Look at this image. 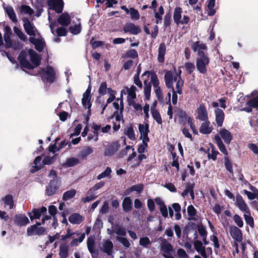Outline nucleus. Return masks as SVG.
<instances>
[{
  "mask_svg": "<svg viewBox=\"0 0 258 258\" xmlns=\"http://www.w3.org/2000/svg\"><path fill=\"white\" fill-rule=\"evenodd\" d=\"M233 220L236 224L239 227H242L243 226V222L242 220V218L238 215H235L233 216Z\"/></svg>",
  "mask_w": 258,
  "mask_h": 258,
  "instance_id": "nucleus-63",
  "label": "nucleus"
},
{
  "mask_svg": "<svg viewBox=\"0 0 258 258\" xmlns=\"http://www.w3.org/2000/svg\"><path fill=\"white\" fill-rule=\"evenodd\" d=\"M150 77L151 83H152L154 92L159 101H163V96L162 90L159 86L160 82L156 74L153 72L146 71L142 75V77Z\"/></svg>",
  "mask_w": 258,
  "mask_h": 258,
  "instance_id": "nucleus-4",
  "label": "nucleus"
},
{
  "mask_svg": "<svg viewBox=\"0 0 258 258\" xmlns=\"http://www.w3.org/2000/svg\"><path fill=\"white\" fill-rule=\"evenodd\" d=\"M209 63V59L207 56L198 57L196 59V67L201 74H205L207 72V67Z\"/></svg>",
  "mask_w": 258,
  "mask_h": 258,
  "instance_id": "nucleus-6",
  "label": "nucleus"
},
{
  "mask_svg": "<svg viewBox=\"0 0 258 258\" xmlns=\"http://www.w3.org/2000/svg\"><path fill=\"white\" fill-rule=\"evenodd\" d=\"M130 105H132L134 109L139 113H142V110H143L144 113L145 115V118H148L149 117V104H146L143 108L142 107V106L140 104L136 103L134 101H133V102L129 103Z\"/></svg>",
  "mask_w": 258,
  "mask_h": 258,
  "instance_id": "nucleus-18",
  "label": "nucleus"
},
{
  "mask_svg": "<svg viewBox=\"0 0 258 258\" xmlns=\"http://www.w3.org/2000/svg\"><path fill=\"white\" fill-rule=\"evenodd\" d=\"M40 223L37 222L36 225H32L29 227L27 229V234L28 236H32L34 235H40L42 234L45 229L42 227H40Z\"/></svg>",
  "mask_w": 258,
  "mask_h": 258,
  "instance_id": "nucleus-11",
  "label": "nucleus"
},
{
  "mask_svg": "<svg viewBox=\"0 0 258 258\" xmlns=\"http://www.w3.org/2000/svg\"><path fill=\"white\" fill-rule=\"evenodd\" d=\"M130 15L131 19L133 20H138L140 18V14L139 12L135 9L132 8L130 9V12L128 13Z\"/></svg>",
  "mask_w": 258,
  "mask_h": 258,
  "instance_id": "nucleus-54",
  "label": "nucleus"
},
{
  "mask_svg": "<svg viewBox=\"0 0 258 258\" xmlns=\"http://www.w3.org/2000/svg\"><path fill=\"white\" fill-rule=\"evenodd\" d=\"M28 218L24 215H17L15 216L14 222L19 226H24L29 223Z\"/></svg>",
  "mask_w": 258,
  "mask_h": 258,
  "instance_id": "nucleus-27",
  "label": "nucleus"
},
{
  "mask_svg": "<svg viewBox=\"0 0 258 258\" xmlns=\"http://www.w3.org/2000/svg\"><path fill=\"white\" fill-rule=\"evenodd\" d=\"M154 12L155 13V17L156 18V22L158 24L162 20V15L164 13V9L162 6H160L158 10V12H157V10Z\"/></svg>",
  "mask_w": 258,
  "mask_h": 258,
  "instance_id": "nucleus-49",
  "label": "nucleus"
},
{
  "mask_svg": "<svg viewBox=\"0 0 258 258\" xmlns=\"http://www.w3.org/2000/svg\"><path fill=\"white\" fill-rule=\"evenodd\" d=\"M47 209L45 207H42L40 209H34L32 210V213L33 215H32L31 212H29L28 213V215L30 217V218L31 220L34 219H39L41 217V215L43 213L46 212Z\"/></svg>",
  "mask_w": 258,
  "mask_h": 258,
  "instance_id": "nucleus-22",
  "label": "nucleus"
},
{
  "mask_svg": "<svg viewBox=\"0 0 258 258\" xmlns=\"http://www.w3.org/2000/svg\"><path fill=\"white\" fill-rule=\"evenodd\" d=\"M111 172V169L110 167H107L103 172L101 173L97 176V179L98 180H100L102 178H110Z\"/></svg>",
  "mask_w": 258,
  "mask_h": 258,
  "instance_id": "nucleus-47",
  "label": "nucleus"
},
{
  "mask_svg": "<svg viewBox=\"0 0 258 258\" xmlns=\"http://www.w3.org/2000/svg\"><path fill=\"white\" fill-rule=\"evenodd\" d=\"M230 233L232 237L238 242H241L242 240L241 231L237 227L232 226L230 227Z\"/></svg>",
  "mask_w": 258,
  "mask_h": 258,
  "instance_id": "nucleus-20",
  "label": "nucleus"
},
{
  "mask_svg": "<svg viewBox=\"0 0 258 258\" xmlns=\"http://www.w3.org/2000/svg\"><path fill=\"white\" fill-rule=\"evenodd\" d=\"M143 80L144 81V83L145 85L144 87V95L147 99H149L150 96V92H151V85L150 83H148L147 79H144V77H143Z\"/></svg>",
  "mask_w": 258,
  "mask_h": 258,
  "instance_id": "nucleus-45",
  "label": "nucleus"
},
{
  "mask_svg": "<svg viewBox=\"0 0 258 258\" xmlns=\"http://www.w3.org/2000/svg\"><path fill=\"white\" fill-rule=\"evenodd\" d=\"M13 29L14 33L21 40L24 41L27 40V36L19 28L17 27H14Z\"/></svg>",
  "mask_w": 258,
  "mask_h": 258,
  "instance_id": "nucleus-52",
  "label": "nucleus"
},
{
  "mask_svg": "<svg viewBox=\"0 0 258 258\" xmlns=\"http://www.w3.org/2000/svg\"><path fill=\"white\" fill-rule=\"evenodd\" d=\"M188 215L189 216L190 219L195 220L194 217L197 214V210L192 205H189L187 209Z\"/></svg>",
  "mask_w": 258,
  "mask_h": 258,
  "instance_id": "nucleus-58",
  "label": "nucleus"
},
{
  "mask_svg": "<svg viewBox=\"0 0 258 258\" xmlns=\"http://www.w3.org/2000/svg\"><path fill=\"white\" fill-rule=\"evenodd\" d=\"M124 133L130 139L132 140H135L136 139L135 132L132 126H128L125 128L124 131Z\"/></svg>",
  "mask_w": 258,
  "mask_h": 258,
  "instance_id": "nucleus-46",
  "label": "nucleus"
},
{
  "mask_svg": "<svg viewBox=\"0 0 258 258\" xmlns=\"http://www.w3.org/2000/svg\"><path fill=\"white\" fill-rule=\"evenodd\" d=\"M70 31L73 34H78L81 31V24L79 22L78 24L75 25L74 26H72L70 28Z\"/></svg>",
  "mask_w": 258,
  "mask_h": 258,
  "instance_id": "nucleus-59",
  "label": "nucleus"
},
{
  "mask_svg": "<svg viewBox=\"0 0 258 258\" xmlns=\"http://www.w3.org/2000/svg\"><path fill=\"white\" fill-rule=\"evenodd\" d=\"M202 123L200 127V132L203 134H209L212 131V127L210 126V122L209 121L205 120Z\"/></svg>",
  "mask_w": 258,
  "mask_h": 258,
  "instance_id": "nucleus-30",
  "label": "nucleus"
},
{
  "mask_svg": "<svg viewBox=\"0 0 258 258\" xmlns=\"http://www.w3.org/2000/svg\"><path fill=\"white\" fill-rule=\"evenodd\" d=\"M116 240L119 241L125 248L130 247V243L127 238L123 237L117 236Z\"/></svg>",
  "mask_w": 258,
  "mask_h": 258,
  "instance_id": "nucleus-60",
  "label": "nucleus"
},
{
  "mask_svg": "<svg viewBox=\"0 0 258 258\" xmlns=\"http://www.w3.org/2000/svg\"><path fill=\"white\" fill-rule=\"evenodd\" d=\"M182 9L180 7H176L173 13V20L177 24H186L188 23L189 18L187 16L184 15L181 17Z\"/></svg>",
  "mask_w": 258,
  "mask_h": 258,
  "instance_id": "nucleus-5",
  "label": "nucleus"
},
{
  "mask_svg": "<svg viewBox=\"0 0 258 258\" xmlns=\"http://www.w3.org/2000/svg\"><path fill=\"white\" fill-rule=\"evenodd\" d=\"M161 250L163 252V256L166 258H174L171 254L173 251L172 246L165 239H163L161 243Z\"/></svg>",
  "mask_w": 258,
  "mask_h": 258,
  "instance_id": "nucleus-8",
  "label": "nucleus"
},
{
  "mask_svg": "<svg viewBox=\"0 0 258 258\" xmlns=\"http://www.w3.org/2000/svg\"><path fill=\"white\" fill-rule=\"evenodd\" d=\"M59 186V184L57 180H51L47 186L46 192L47 195L51 196L53 195Z\"/></svg>",
  "mask_w": 258,
  "mask_h": 258,
  "instance_id": "nucleus-24",
  "label": "nucleus"
},
{
  "mask_svg": "<svg viewBox=\"0 0 258 258\" xmlns=\"http://www.w3.org/2000/svg\"><path fill=\"white\" fill-rule=\"evenodd\" d=\"M236 205L239 209L244 213H248V212L250 211L247 204L240 195H238L236 197Z\"/></svg>",
  "mask_w": 258,
  "mask_h": 258,
  "instance_id": "nucleus-19",
  "label": "nucleus"
},
{
  "mask_svg": "<svg viewBox=\"0 0 258 258\" xmlns=\"http://www.w3.org/2000/svg\"><path fill=\"white\" fill-rule=\"evenodd\" d=\"M80 163L79 160L75 157H72L68 159L66 162L64 163V165L66 166L71 167L76 165Z\"/></svg>",
  "mask_w": 258,
  "mask_h": 258,
  "instance_id": "nucleus-51",
  "label": "nucleus"
},
{
  "mask_svg": "<svg viewBox=\"0 0 258 258\" xmlns=\"http://www.w3.org/2000/svg\"><path fill=\"white\" fill-rule=\"evenodd\" d=\"M139 131L141 135L140 139L145 141H149L148 134L149 133V126L148 123H144L139 124Z\"/></svg>",
  "mask_w": 258,
  "mask_h": 258,
  "instance_id": "nucleus-15",
  "label": "nucleus"
},
{
  "mask_svg": "<svg viewBox=\"0 0 258 258\" xmlns=\"http://www.w3.org/2000/svg\"><path fill=\"white\" fill-rule=\"evenodd\" d=\"M166 51V45L164 43L160 44L158 48V60L160 62H163L164 60V55Z\"/></svg>",
  "mask_w": 258,
  "mask_h": 258,
  "instance_id": "nucleus-34",
  "label": "nucleus"
},
{
  "mask_svg": "<svg viewBox=\"0 0 258 258\" xmlns=\"http://www.w3.org/2000/svg\"><path fill=\"white\" fill-rule=\"evenodd\" d=\"M113 107L115 109L113 115L111 118H115L116 122H113V130L114 132L117 131L120 127V122L123 121L122 112L123 110V101L122 99H117L113 103Z\"/></svg>",
  "mask_w": 258,
  "mask_h": 258,
  "instance_id": "nucleus-2",
  "label": "nucleus"
},
{
  "mask_svg": "<svg viewBox=\"0 0 258 258\" xmlns=\"http://www.w3.org/2000/svg\"><path fill=\"white\" fill-rule=\"evenodd\" d=\"M41 156H37L34 161V166H32L31 169V171L32 172H35L40 169H41L44 164L43 163V161H41Z\"/></svg>",
  "mask_w": 258,
  "mask_h": 258,
  "instance_id": "nucleus-33",
  "label": "nucleus"
},
{
  "mask_svg": "<svg viewBox=\"0 0 258 258\" xmlns=\"http://www.w3.org/2000/svg\"><path fill=\"white\" fill-rule=\"evenodd\" d=\"M91 86L89 85L85 91V92L83 94V98L82 99V103L83 106L86 108L88 109V111H90V109L91 106V104L90 102V100L91 98Z\"/></svg>",
  "mask_w": 258,
  "mask_h": 258,
  "instance_id": "nucleus-16",
  "label": "nucleus"
},
{
  "mask_svg": "<svg viewBox=\"0 0 258 258\" xmlns=\"http://www.w3.org/2000/svg\"><path fill=\"white\" fill-rule=\"evenodd\" d=\"M132 200L130 197H126L122 202L123 210L125 212H129L132 208Z\"/></svg>",
  "mask_w": 258,
  "mask_h": 258,
  "instance_id": "nucleus-42",
  "label": "nucleus"
},
{
  "mask_svg": "<svg viewBox=\"0 0 258 258\" xmlns=\"http://www.w3.org/2000/svg\"><path fill=\"white\" fill-rule=\"evenodd\" d=\"M137 88L134 86H132L130 87H125L124 89L122 90L120 92V97H122L123 94L127 93V98L128 103L133 102L136 98Z\"/></svg>",
  "mask_w": 258,
  "mask_h": 258,
  "instance_id": "nucleus-7",
  "label": "nucleus"
},
{
  "mask_svg": "<svg viewBox=\"0 0 258 258\" xmlns=\"http://www.w3.org/2000/svg\"><path fill=\"white\" fill-rule=\"evenodd\" d=\"M151 113L154 119L155 120L158 124H161L162 120L159 112L154 108H152Z\"/></svg>",
  "mask_w": 258,
  "mask_h": 258,
  "instance_id": "nucleus-50",
  "label": "nucleus"
},
{
  "mask_svg": "<svg viewBox=\"0 0 258 258\" xmlns=\"http://www.w3.org/2000/svg\"><path fill=\"white\" fill-rule=\"evenodd\" d=\"M92 128L94 130V132L96 133H98L99 131H101L102 133H110L111 127L110 125H106L105 126L101 127L99 125L93 124L92 125Z\"/></svg>",
  "mask_w": 258,
  "mask_h": 258,
  "instance_id": "nucleus-35",
  "label": "nucleus"
},
{
  "mask_svg": "<svg viewBox=\"0 0 258 258\" xmlns=\"http://www.w3.org/2000/svg\"><path fill=\"white\" fill-rule=\"evenodd\" d=\"M93 149L90 147H84L79 154L78 157L79 158L84 160L86 157L93 153Z\"/></svg>",
  "mask_w": 258,
  "mask_h": 258,
  "instance_id": "nucleus-38",
  "label": "nucleus"
},
{
  "mask_svg": "<svg viewBox=\"0 0 258 258\" xmlns=\"http://www.w3.org/2000/svg\"><path fill=\"white\" fill-rule=\"evenodd\" d=\"M185 70L188 74H191L195 70V66L194 63L190 62H185L184 64Z\"/></svg>",
  "mask_w": 258,
  "mask_h": 258,
  "instance_id": "nucleus-56",
  "label": "nucleus"
},
{
  "mask_svg": "<svg viewBox=\"0 0 258 258\" xmlns=\"http://www.w3.org/2000/svg\"><path fill=\"white\" fill-rule=\"evenodd\" d=\"M113 247L112 242L109 240H106L104 241L102 249L104 252L110 255L112 252Z\"/></svg>",
  "mask_w": 258,
  "mask_h": 258,
  "instance_id": "nucleus-37",
  "label": "nucleus"
},
{
  "mask_svg": "<svg viewBox=\"0 0 258 258\" xmlns=\"http://www.w3.org/2000/svg\"><path fill=\"white\" fill-rule=\"evenodd\" d=\"M215 140L219 150L225 155H228V152L220 137L217 135L215 136Z\"/></svg>",
  "mask_w": 258,
  "mask_h": 258,
  "instance_id": "nucleus-32",
  "label": "nucleus"
},
{
  "mask_svg": "<svg viewBox=\"0 0 258 258\" xmlns=\"http://www.w3.org/2000/svg\"><path fill=\"white\" fill-rule=\"evenodd\" d=\"M243 216L246 223L250 227L253 228L254 227V221L251 216L250 212L249 211L248 213H244Z\"/></svg>",
  "mask_w": 258,
  "mask_h": 258,
  "instance_id": "nucleus-48",
  "label": "nucleus"
},
{
  "mask_svg": "<svg viewBox=\"0 0 258 258\" xmlns=\"http://www.w3.org/2000/svg\"><path fill=\"white\" fill-rule=\"evenodd\" d=\"M84 218L78 213L72 214L69 218V221L73 224H79L83 221Z\"/></svg>",
  "mask_w": 258,
  "mask_h": 258,
  "instance_id": "nucleus-31",
  "label": "nucleus"
},
{
  "mask_svg": "<svg viewBox=\"0 0 258 258\" xmlns=\"http://www.w3.org/2000/svg\"><path fill=\"white\" fill-rule=\"evenodd\" d=\"M191 47L194 52L198 53V57L206 56L205 53L207 50V47L205 44L200 41H197L193 43Z\"/></svg>",
  "mask_w": 258,
  "mask_h": 258,
  "instance_id": "nucleus-10",
  "label": "nucleus"
},
{
  "mask_svg": "<svg viewBox=\"0 0 258 258\" xmlns=\"http://www.w3.org/2000/svg\"><path fill=\"white\" fill-rule=\"evenodd\" d=\"M21 12L25 14L29 15L30 16L33 14V10L28 6L24 5L21 8Z\"/></svg>",
  "mask_w": 258,
  "mask_h": 258,
  "instance_id": "nucleus-61",
  "label": "nucleus"
},
{
  "mask_svg": "<svg viewBox=\"0 0 258 258\" xmlns=\"http://www.w3.org/2000/svg\"><path fill=\"white\" fill-rule=\"evenodd\" d=\"M12 35V31L10 27H6L5 28V34L4 35V40L5 42V46L10 48L12 45V42L11 39Z\"/></svg>",
  "mask_w": 258,
  "mask_h": 258,
  "instance_id": "nucleus-25",
  "label": "nucleus"
},
{
  "mask_svg": "<svg viewBox=\"0 0 258 258\" xmlns=\"http://www.w3.org/2000/svg\"><path fill=\"white\" fill-rule=\"evenodd\" d=\"M28 53L32 64H31L23 57V53L19 56V60L21 65L23 67L28 69H32L34 67H36L39 64L40 59L37 54L33 50L29 49Z\"/></svg>",
  "mask_w": 258,
  "mask_h": 258,
  "instance_id": "nucleus-3",
  "label": "nucleus"
},
{
  "mask_svg": "<svg viewBox=\"0 0 258 258\" xmlns=\"http://www.w3.org/2000/svg\"><path fill=\"white\" fill-rule=\"evenodd\" d=\"M251 189L253 191V192H251L250 191H247L246 190H244V194L247 196V198L250 200H253L256 198V189L254 187L251 186Z\"/></svg>",
  "mask_w": 258,
  "mask_h": 258,
  "instance_id": "nucleus-55",
  "label": "nucleus"
},
{
  "mask_svg": "<svg viewBox=\"0 0 258 258\" xmlns=\"http://www.w3.org/2000/svg\"><path fill=\"white\" fill-rule=\"evenodd\" d=\"M41 74L43 79L51 83L54 80L55 72L52 67L48 66L42 71Z\"/></svg>",
  "mask_w": 258,
  "mask_h": 258,
  "instance_id": "nucleus-9",
  "label": "nucleus"
},
{
  "mask_svg": "<svg viewBox=\"0 0 258 258\" xmlns=\"http://www.w3.org/2000/svg\"><path fill=\"white\" fill-rule=\"evenodd\" d=\"M215 3V0H210L208 2L206 11L209 16H213L216 13V10L214 9Z\"/></svg>",
  "mask_w": 258,
  "mask_h": 258,
  "instance_id": "nucleus-43",
  "label": "nucleus"
},
{
  "mask_svg": "<svg viewBox=\"0 0 258 258\" xmlns=\"http://www.w3.org/2000/svg\"><path fill=\"white\" fill-rule=\"evenodd\" d=\"M197 118L201 121L207 120L208 118V112L206 106L204 104H201L197 109Z\"/></svg>",
  "mask_w": 258,
  "mask_h": 258,
  "instance_id": "nucleus-17",
  "label": "nucleus"
},
{
  "mask_svg": "<svg viewBox=\"0 0 258 258\" xmlns=\"http://www.w3.org/2000/svg\"><path fill=\"white\" fill-rule=\"evenodd\" d=\"M181 73L180 70L178 73L168 71L164 76L165 85L167 88L171 90L174 88L175 91L179 95L182 93L184 84V81L181 77Z\"/></svg>",
  "mask_w": 258,
  "mask_h": 258,
  "instance_id": "nucleus-1",
  "label": "nucleus"
},
{
  "mask_svg": "<svg viewBox=\"0 0 258 258\" xmlns=\"http://www.w3.org/2000/svg\"><path fill=\"white\" fill-rule=\"evenodd\" d=\"M123 31L125 33L133 35H137L141 32V29L138 26L132 23H127L123 27Z\"/></svg>",
  "mask_w": 258,
  "mask_h": 258,
  "instance_id": "nucleus-13",
  "label": "nucleus"
},
{
  "mask_svg": "<svg viewBox=\"0 0 258 258\" xmlns=\"http://www.w3.org/2000/svg\"><path fill=\"white\" fill-rule=\"evenodd\" d=\"M114 231L117 234L118 236H124L126 235L125 229L121 227L118 226L115 228Z\"/></svg>",
  "mask_w": 258,
  "mask_h": 258,
  "instance_id": "nucleus-64",
  "label": "nucleus"
},
{
  "mask_svg": "<svg viewBox=\"0 0 258 258\" xmlns=\"http://www.w3.org/2000/svg\"><path fill=\"white\" fill-rule=\"evenodd\" d=\"M219 134L224 142L227 144H229L232 140V136L231 133L225 128H221L219 131Z\"/></svg>",
  "mask_w": 258,
  "mask_h": 258,
  "instance_id": "nucleus-23",
  "label": "nucleus"
},
{
  "mask_svg": "<svg viewBox=\"0 0 258 258\" xmlns=\"http://www.w3.org/2000/svg\"><path fill=\"white\" fill-rule=\"evenodd\" d=\"M258 107V96L249 100L246 103V107L243 108L242 110L245 111L247 112H250L252 111V107L257 108Z\"/></svg>",
  "mask_w": 258,
  "mask_h": 258,
  "instance_id": "nucleus-26",
  "label": "nucleus"
},
{
  "mask_svg": "<svg viewBox=\"0 0 258 258\" xmlns=\"http://www.w3.org/2000/svg\"><path fill=\"white\" fill-rule=\"evenodd\" d=\"M215 113L216 123L218 126H221L224 119V113L220 108L215 109Z\"/></svg>",
  "mask_w": 258,
  "mask_h": 258,
  "instance_id": "nucleus-28",
  "label": "nucleus"
},
{
  "mask_svg": "<svg viewBox=\"0 0 258 258\" xmlns=\"http://www.w3.org/2000/svg\"><path fill=\"white\" fill-rule=\"evenodd\" d=\"M57 21L60 25L67 26L71 23L70 16L68 13H63L59 17Z\"/></svg>",
  "mask_w": 258,
  "mask_h": 258,
  "instance_id": "nucleus-29",
  "label": "nucleus"
},
{
  "mask_svg": "<svg viewBox=\"0 0 258 258\" xmlns=\"http://www.w3.org/2000/svg\"><path fill=\"white\" fill-rule=\"evenodd\" d=\"M24 28L26 33L30 36V37H35L39 34L35 26L28 20H24Z\"/></svg>",
  "mask_w": 258,
  "mask_h": 258,
  "instance_id": "nucleus-14",
  "label": "nucleus"
},
{
  "mask_svg": "<svg viewBox=\"0 0 258 258\" xmlns=\"http://www.w3.org/2000/svg\"><path fill=\"white\" fill-rule=\"evenodd\" d=\"M189 194L191 199L193 200L195 198L194 192V185L190 183H187L185 186V189L181 193V196L183 197H185L188 194Z\"/></svg>",
  "mask_w": 258,
  "mask_h": 258,
  "instance_id": "nucleus-39",
  "label": "nucleus"
},
{
  "mask_svg": "<svg viewBox=\"0 0 258 258\" xmlns=\"http://www.w3.org/2000/svg\"><path fill=\"white\" fill-rule=\"evenodd\" d=\"M95 240L93 237H89L87 239V247L92 254L95 253L94 249Z\"/></svg>",
  "mask_w": 258,
  "mask_h": 258,
  "instance_id": "nucleus-53",
  "label": "nucleus"
},
{
  "mask_svg": "<svg viewBox=\"0 0 258 258\" xmlns=\"http://www.w3.org/2000/svg\"><path fill=\"white\" fill-rule=\"evenodd\" d=\"M76 194V190L73 189L66 191L64 193L63 199L64 200H68L73 198Z\"/></svg>",
  "mask_w": 258,
  "mask_h": 258,
  "instance_id": "nucleus-62",
  "label": "nucleus"
},
{
  "mask_svg": "<svg viewBox=\"0 0 258 258\" xmlns=\"http://www.w3.org/2000/svg\"><path fill=\"white\" fill-rule=\"evenodd\" d=\"M47 3L49 9L54 10L57 13L62 11L63 7L62 0H49Z\"/></svg>",
  "mask_w": 258,
  "mask_h": 258,
  "instance_id": "nucleus-12",
  "label": "nucleus"
},
{
  "mask_svg": "<svg viewBox=\"0 0 258 258\" xmlns=\"http://www.w3.org/2000/svg\"><path fill=\"white\" fill-rule=\"evenodd\" d=\"M29 41L35 46V48L39 51H41L44 46L45 43L43 39L39 36L38 38L30 37Z\"/></svg>",
  "mask_w": 258,
  "mask_h": 258,
  "instance_id": "nucleus-21",
  "label": "nucleus"
},
{
  "mask_svg": "<svg viewBox=\"0 0 258 258\" xmlns=\"http://www.w3.org/2000/svg\"><path fill=\"white\" fill-rule=\"evenodd\" d=\"M3 204L5 208H8L9 209H11L14 207V201L13 198L11 196H6L3 199Z\"/></svg>",
  "mask_w": 258,
  "mask_h": 258,
  "instance_id": "nucleus-41",
  "label": "nucleus"
},
{
  "mask_svg": "<svg viewBox=\"0 0 258 258\" xmlns=\"http://www.w3.org/2000/svg\"><path fill=\"white\" fill-rule=\"evenodd\" d=\"M5 10L6 13H7L9 17L10 18V19L14 22H16L17 21V19L16 15L15 14V13L13 10V9L10 6H7L5 8Z\"/></svg>",
  "mask_w": 258,
  "mask_h": 258,
  "instance_id": "nucleus-44",
  "label": "nucleus"
},
{
  "mask_svg": "<svg viewBox=\"0 0 258 258\" xmlns=\"http://www.w3.org/2000/svg\"><path fill=\"white\" fill-rule=\"evenodd\" d=\"M119 148V145L117 142L113 143L105 151L104 154L106 156H110L117 151Z\"/></svg>",
  "mask_w": 258,
  "mask_h": 258,
  "instance_id": "nucleus-36",
  "label": "nucleus"
},
{
  "mask_svg": "<svg viewBox=\"0 0 258 258\" xmlns=\"http://www.w3.org/2000/svg\"><path fill=\"white\" fill-rule=\"evenodd\" d=\"M59 256L61 258H66L68 255V247L65 245H61L59 248Z\"/></svg>",
  "mask_w": 258,
  "mask_h": 258,
  "instance_id": "nucleus-57",
  "label": "nucleus"
},
{
  "mask_svg": "<svg viewBox=\"0 0 258 258\" xmlns=\"http://www.w3.org/2000/svg\"><path fill=\"white\" fill-rule=\"evenodd\" d=\"M144 189V185L143 184H138L132 186L130 188L126 190V194L128 195L130 192L136 191L137 194L140 195Z\"/></svg>",
  "mask_w": 258,
  "mask_h": 258,
  "instance_id": "nucleus-40",
  "label": "nucleus"
}]
</instances>
